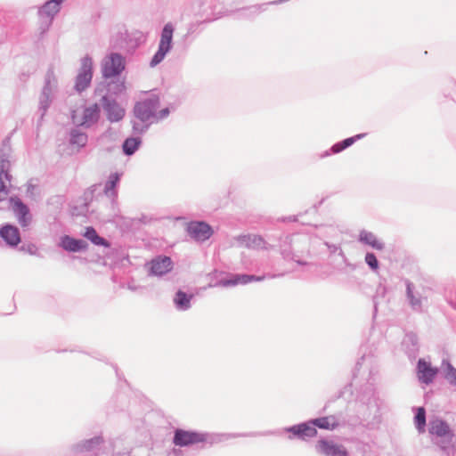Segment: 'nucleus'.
<instances>
[{
    "label": "nucleus",
    "mask_w": 456,
    "mask_h": 456,
    "mask_svg": "<svg viewBox=\"0 0 456 456\" xmlns=\"http://www.w3.org/2000/svg\"><path fill=\"white\" fill-rule=\"evenodd\" d=\"M255 433H208L192 429L175 428L174 430L172 443L179 447H190L200 444V449L210 448L214 444H220L231 438L255 436Z\"/></svg>",
    "instance_id": "f257e3e1"
},
{
    "label": "nucleus",
    "mask_w": 456,
    "mask_h": 456,
    "mask_svg": "<svg viewBox=\"0 0 456 456\" xmlns=\"http://www.w3.org/2000/svg\"><path fill=\"white\" fill-rule=\"evenodd\" d=\"M431 441L445 456H456V434L446 420L435 418L429 420Z\"/></svg>",
    "instance_id": "f03ea898"
},
{
    "label": "nucleus",
    "mask_w": 456,
    "mask_h": 456,
    "mask_svg": "<svg viewBox=\"0 0 456 456\" xmlns=\"http://www.w3.org/2000/svg\"><path fill=\"white\" fill-rule=\"evenodd\" d=\"M283 274H264L255 275L248 273H226L215 272L211 275V281L208 287H234L239 284H248L253 281H262L266 278L272 279L275 277H281Z\"/></svg>",
    "instance_id": "7ed1b4c3"
},
{
    "label": "nucleus",
    "mask_w": 456,
    "mask_h": 456,
    "mask_svg": "<svg viewBox=\"0 0 456 456\" xmlns=\"http://www.w3.org/2000/svg\"><path fill=\"white\" fill-rule=\"evenodd\" d=\"M144 42L142 32L129 33L127 30L118 31L110 40V48L113 51H123L132 54Z\"/></svg>",
    "instance_id": "20e7f679"
},
{
    "label": "nucleus",
    "mask_w": 456,
    "mask_h": 456,
    "mask_svg": "<svg viewBox=\"0 0 456 456\" xmlns=\"http://www.w3.org/2000/svg\"><path fill=\"white\" fill-rule=\"evenodd\" d=\"M175 27L172 22L166 23L160 32L158 50L150 61V67L154 68L163 61L173 48Z\"/></svg>",
    "instance_id": "39448f33"
},
{
    "label": "nucleus",
    "mask_w": 456,
    "mask_h": 456,
    "mask_svg": "<svg viewBox=\"0 0 456 456\" xmlns=\"http://www.w3.org/2000/svg\"><path fill=\"white\" fill-rule=\"evenodd\" d=\"M126 66V57L120 53L111 52L102 60V77L106 79L118 77L125 70Z\"/></svg>",
    "instance_id": "423d86ee"
},
{
    "label": "nucleus",
    "mask_w": 456,
    "mask_h": 456,
    "mask_svg": "<svg viewBox=\"0 0 456 456\" xmlns=\"http://www.w3.org/2000/svg\"><path fill=\"white\" fill-rule=\"evenodd\" d=\"M93 69V59L86 54L81 59L80 67L75 77L74 90L77 94H82L91 86L94 75Z\"/></svg>",
    "instance_id": "0eeeda50"
},
{
    "label": "nucleus",
    "mask_w": 456,
    "mask_h": 456,
    "mask_svg": "<svg viewBox=\"0 0 456 456\" xmlns=\"http://www.w3.org/2000/svg\"><path fill=\"white\" fill-rule=\"evenodd\" d=\"M8 201L10 204L9 208L17 219L18 224L23 230L28 229L33 221V216L28 206L17 195L9 197Z\"/></svg>",
    "instance_id": "6e6552de"
},
{
    "label": "nucleus",
    "mask_w": 456,
    "mask_h": 456,
    "mask_svg": "<svg viewBox=\"0 0 456 456\" xmlns=\"http://www.w3.org/2000/svg\"><path fill=\"white\" fill-rule=\"evenodd\" d=\"M159 105L158 96H151L142 101L135 102L134 106V115L141 122H148L156 117V110Z\"/></svg>",
    "instance_id": "1a4fd4ad"
},
{
    "label": "nucleus",
    "mask_w": 456,
    "mask_h": 456,
    "mask_svg": "<svg viewBox=\"0 0 456 456\" xmlns=\"http://www.w3.org/2000/svg\"><path fill=\"white\" fill-rule=\"evenodd\" d=\"M101 106L105 112L106 118L110 123H116L122 120L126 115V110L117 102V100L109 94L102 96Z\"/></svg>",
    "instance_id": "9d476101"
},
{
    "label": "nucleus",
    "mask_w": 456,
    "mask_h": 456,
    "mask_svg": "<svg viewBox=\"0 0 456 456\" xmlns=\"http://www.w3.org/2000/svg\"><path fill=\"white\" fill-rule=\"evenodd\" d=\"M282 432L289 433V440L298 439L301 441H308L318 435L316 428L312 427L310 420L300 422L282 429Z\"/></svg>",
    "instance_id": "9b49d317"
},
{
    "label": "nucleus",
    "mask_w": 456,
    "mask_h": 456,
    "mask_svg": "<svg viewBox=\"0 0 456 456\" xmlns=\"http://www.w3.org/2000/svg\"><path fill=\"white\" fill-rule=\"evenodd\" d=\"M314 449L320 456H349L347 449L343 444L325 437L316 442Z\"/></svg>",
    "instance_id": "f8f14e48"
},
{
    "label": "nucleus",
    "mask_w": 456,
    "mask_h": 456,
    "mask_svg": "<svg viewBox=\"0 0 456 456\" xmlns=\"http://www.w3.org/2000/svg\"><path fill=\"white\" fill-rule=\"evenodd\" d=\"M14 130L2 141L0 145V176L4 177L8 182L12 178L10 173L12 166L10 158L12 152L11 139Z\"/></svg>",
    "instance_id": "ddd939ff"
},
{
    "label": "nucleus",
    "mask_w": 456,
    "mask_h": 456,
    "mask_svg": "<svg viewBox=\"0 0 456 456\" xmlns=\"http://www.w3.org/2000/svg\"><path fill=\"white\" fill-rule=\"evenodd\" d=\"M146 266L148 267V274L150 276L162 277L172 271L174 263L171 257L159 255L148 262Z\"/></svg>",
    "instance_id": "4468645a"
},
{
    "label": "nucleus",
    "mask_w": 456,
    "mask_h": 456,
    "mask_svg": "<svg viewBox=\"0 0 456 456\" xmlns=\"http://www.w3.org/2000/svg\"><path fill=\"white\" fill-rule=\"evenodd\" d=\"M440 372V368L432 366L430 362L419 358L417 362L416 373L420 383L430 385Z\"/></svg>",
    "instance_id": "2eb2a0df"
},
{
    "label": "nucleus",
    "mask_w": 456,
    "mask_h": 456,
    "mask_svg": "<svg viewBox=\"0 0 456 456\" xmlns=\"http://www.w3.org/2000/svg\"><path fill=\"white\" fill-rule=\"evenodd\" d=\"M0 238L10 248H16L21 242L19 227L11 223H4L0 226Z\"/></svg>",
    "instance_id": "dca6fc26"
},
{
    "label": "nucleus",
    "mask_w": 456,
    "mask_h": 456,
    "mask_svg": "<svg viewBox=\"0 0 456 456\" xmlns=\"http://www.w3.org/2000/svg\"><path fill=\"white\" fill-rule=\"evenodd\" d=\"M188 234L196 241H205L214 233L210 224L204 221H195L189 223L187 226Z\"/></svg>",
    "instance_id": "f3484780"
},
{
    "label": "nucleus",
    "mask_w": 456,
    "mask_h": 456,
    "mask_svg": "<svg viewBox=\"0 0 456 456\" xmlns=\"http://www.w3.org/2000/svg\"><path fill=\"white\" fill-rule=\"evenodd\" d=\"M406 300L413 312H423V298L419 291L415 289V285L410 280H404Z\"/></svg>",
    "instance_id": "a211bd4d"
},
{
    "label": "nucleus",
    "mask_w": 456,
    "mask_h": 456,
    "mask_svg": "<svg viewBox=\"0 0 456 456\" xmlns=\"http://www.w3.org/2000/svg\"><path fill=\"white\" fill-rule=\"evenodd\" d=\"M59 247L69 253H78L86 251L88 243L82 239L65 234L60 238Z\"/></svg>",
    "instance_id": "6ab92c4d"
},
{
    "label": "nucleus",
    "mask_w": 456,
    "mask_h": 456,
    "mask_svg": "<svg viewBox=\"0 0 456 456\" xmlns=\"http://www.w3.org/2000/svg\"><path fill=\"white\" fill-rule=\"evenodd\" d=\"M121 173L115 172L111 173L104 184V194L110 199L112 208H116L118 205V188L121 180Z\"/></svg>",
    "instance_id": "aec40b11"
},
{
    "label": "nucleus",
    "mask_w": 456,
    "mask_h": 456,
    "mask_svg": "<svg viewBox=\"0 0 456 456\" xmlns=\"http://www.w3.org/2000/svg\"><path fill=\"white\" fill-rule=\"evenodd\" d=\"M366 136L365 133L358 134L351 137H347L342 141H339L334 143L329 150L323 151L321 155V159L327 158L332 154H338L347 148L351 147L357 141L364 138Z\"/></svg>",
    "instance_id": "412c9836"
},
{
    "label": "nucleus",
    "mask_w": 456,
    "mask_h": 456,
    "mask_svg": "<svg viewBox=\"0 0 456 456\" xmlns=\"http://www.w3.org/2000/svg\"><path fill=\"white\" fill-rule=\"evenodd\" d=\"M103 443L104 439L102 436H95L92 438L82 440L77 444H74L71 449L75 453L92 452L100 449Z\"/></svg>",
    "instance_id": "4be33fe9"
},
{
    "label": "nucleus",
    "mask_w": 456,
    "mask_h": 456,
    "mask_svg": "<svg viewBox=\"0 0 456 456\" xmlns=\"http://www.w3.org/2000/svg\"><path fill=\"white\" fill-rule=\"evenodd\" d=\"M100 118L101 104L95 102L84 109L80 126L85 128H90L99 122Z\"/></svg>",
    "instance_id": "5701e85b"
},
{
    "label": "nucleus",
    "mask_w": 456,
    "mask_h": 456,
    "mask_svg": "<svg viewBox=\"0 0 456 456\" xmlns=\"http://www.w3.org/2000/svg\"><path fill=\"white\" fill-rule=\"evenodd\" d=\"M402 346L409 359H415L419 350V343L417 334L414 332H407L402 341Z\"/></svg>",
    "instance_id": "b1692460"
},
{
    "label": "nucleus",
    "mask_w": 456,
    "mask_h": 456,
    "mask_svg": "<svg viewBox=\"0 0 456 456\" xmlns=\"http://www.w3.org/2000/svg\"><path fill=\"white\" fill-rule=\"evenodd\" d=\"M194 298V294L183 291L179 289L175 291L173 303L176 310L184 312L191 307V301Z\"/></svg>",
    "instance_id": "393cba45"
},
{
    "label": "nucleus",
    "mask_w": 456,
    "mask_h": 456,
    "mask_svg": "<svg viewBox=\"0 0 456 456\" xmlns=\"http://www.w3.org/2000/svg\"><path fill=\"white\" fill-rule=\"evenodd\" d=\"M309 420L312 427L314 428H318L324 430H335L339 427V423L335 415L310 419Z\"/></svg>",
    "instance_id": "a878e982"
},
{
    "label": "nucleus",
    "mask_w": 456,
    "mask_h": 456,
    "mask_svg": "<svg viewBox=\"0 0 456 456\" xmlns=\"http://www.w3.org/2000/svg\"><path fill=\"white\" fill-rule=\"evenodd\" d=\"M237 240L240 244L246 246L247 248H265L268 249V244L260 235H250L243 234L237 237Z\"/></svg>",
    "instance_id": "bb28decb"
},
{
    "label": "nucleus",
    "mask_w": 456,
    "mask_h": 456,
    "mask_svg": "<svg viewBox=\"0 0 456 456\" xmlns=\"http://www.w3.org/2000/svg\"><path fill=\"white\" fill-rule=\"evenodd\" d=\"M440 373L447 383L456 390V368L449 359H443L440 365Z\"/></svg>",
    "instance_id": "cd10ccee"
},
{
    "label": "nucleus",
    "mask_w": 456,
    "mask_h": 456,
    "mask_svg": "<svg viewBox=\"0 0 456 456\" xmlns=\"http://www.w3.org/2000/svg\"><path fill=\"white\" fill-rule=\"evenodd\" d=\"M358 241L376 250H383L385 248V243L379 240L373 232L366 230L360 231Z\"/></svg>",
    "instance_id": "c85d7f7f"
},
{
    "label": "nucleus",
    "mask_w": 456,
    "mask_h": 456,
    "mask_svg": "<svg viewBox=\"0 0 456 456\" xmlns=\"http://www.w3.org/2000/svg\"><path fill=\"white\" fill-rule=\"evenodd\" d=\"M374 384L368 381L357 391L356 401L362 403L364 405H370L371 401L374 399Z\"/></svg>",
    "instance_id": "c756f323"
},
{
    "label": "nucleus",
    "mask_w": 456,
    "mask_h": 456,
    "mask_svg": "<svg viewBox=\"0 0 456 456\" xmlns=\"http://www.w3.org/2000/svg\"><path fill=\"white\" fill-rule=\"evenodd\" d=\"M83 236L90 240L95 246H102L104 248H110V242L99 235L97 231L93 226H87L83 233Z\"/></svg>",
    "instance_id": "7c9ffc66"
},
{
    "label": "nucleus",
    "mask_w": 456,
    "mask_h": 456,
    "mask_svg": "<svg viewBox=\"0 0 456 456\" xmlns=\"http://www.w3.org/2000/svg\"><path fill=\"white\" fill-rule=\"evenodd\" d=\"M142 139L140 136H129L122 142L123 154L130 157L133 156L141 147Z\"/></svg>",
    "instance_id": "2f4dec72"
},
{
    "label": "nucleus",
    "mask_w": 456,
    "mask_h": 456,
    "mask_svg": "<svg viewBox=\"0 0 456 456\" xmlns=\"http://www.w3.org/2000/svg\"><path fill=\"white\" fill-rule=\"evenodd\" d=\"M414 425L419 433H424L427 426V413L424 407H414Z\"/></svg>",
    "instance_id": "473e14b6"
},
{
    "label": "nucleus",
    "mask_w": 456,
    "mask_h": 456,
    "mask_svg": "<svg viewBox=\"0 0 456 456\" xmlns=\"http://www.w3.org/2000/svg\"><path fill=\"white\" fill-rule=\"evenodd\" d=\"M87 141L88 136L86 133L80 131L78 128H72L70 130L69 142L71 145L82 148L86 145Z\"/></svg>",
    "instance_id": "72a5a7b5"
},
{
    "label": "nucleus",
    "mask_w": 456,
    "mask_h": 456,
    "mask_svg": "<svg viewBox=\"0 0 456 456\" xmlns=\"http://www.w3.org/2000/svg\"><path fill=\"white\" fill-rule=\"evenodd\" d=\"M268 4H270L265 3V4H255V5L244 7V8L240 9L238 11V12L243 18L252 19V18H255L256 15H258L260 12L265 11Z\"/></svg>",
    "instance_id": "f704fd0d"
},
{
    "label": "nucleus",
    "mask_w": 456,
    "mask_h": 456,
    "mask_svg": "<svg viewBox=\"0 0 456 456\" xmlns=\"http://www.w3.org/2000/svg\"><path fill=\"white\" fill-rule=\"evenodd\" d=\"M52 104V97L45 94H40L39 97V107L38 111L40 112V116L37 121V126L41 125V122L43 121L48 109L50 108Z\"/></svg>",
    "instance_id": "c9c22d12"
},
{
    "label": "nucleus",
    "mask_w": 456,
    "mask_h": 456,
    "mask_svg": "<svg viewBox=\"0 0 456 456\" xmlns=\"http://www.w3.org/2000/svg\"><path fill=\"white\" fill-rule=\"evenodd\" d=\"M60 12L59 8L55 6L50 0H47L38 10V14L42 17H47L51 20Z\"/></svg>",
    "instance_id": "e433bc0d"
},
{
    "label": "nucleus",
    "mask_w": 456,
    "mask_h": 456,
    "mask_svg": "<svg viewBox=\"0 0 456 456\" xmlns=\"http://www.w3.org/2000/svg\"><path fill=\"white\" fill-rule=\"evenodd\" d=\"M364 262L373 273H379L380 269V262L379 261L374 252H366L364 256Z\"/></svg>",
    "instance_id": "4c0bfd02"
},
{
    "label": "nucleus",
    "mask_w": 456,
    "mask_h": 456,
    "mask_svg": "<svg viewBox=\"0 0 456 456\" xmlns=\"http://www.w3.org/2000/svg\"><path fill=\"white\" fill-rule=\"evenodd\" d=\"M281 255L285 260H293L297 263L299 265H306L307 262L303 261L299 258H297V256L292 251L290 247L284 246L281 248Z\"/></svg>",
    "instance_id": "58836bf2"
},
{
    "label": "nucleus",
    "mask_w": 456,
    "mask_h": 456,
    "mask_svg": "<svg viewBox=\"0 0 456 456\" xmlns=\"http://www.w3.org/2000/svg\"><path fill=\"white\" fill-rule=\"evenodd\" d=\"M131 123H132L133 133L136 134L138 135L145 134L148 131V129L150 128V126L151 124L150 121L141 122L138 119L132 120Z\"/></svg>",
    "instance_id": "ea45409f"
},
{
    "label": "nucleus",
    "mask_w": 456,
    "mask_h": 456,
    "mask_svg": "<svg viewBox=\"0 0 456 456\" xmlns=\"http://www.w3.org/2000/svg\"><path fill=\"white\" fill-rule=\"evenodd\" d=\"M126 89V86H125V83L124 82H110L108 84V88H107V91L109 94H121L123 91H125Z\"/></svg>",
    "instance_id": "a19ab883"
},
{
    "label": "nucleus",
    "mask_w": 456,
    "mask_h": 456,
    "mask_svg": "<svg viewBox=\"0 0 456 456\" xmlns=\"http://www.w3.org/2000/svg\"><path fill=\"white\" fill-rule=\"evenodd\" d=\"M4 180V177L0 176V203L6 199V196L9 193V188Z\"/></svg>",
    "instance_id": "79ce46f5"
},
{
    "label": "nucleus",
    "mask_w": 456,
    "mask_h": 456,
    "mask_svg": "<svg viewBox=\"0 0 456 456\" xmlns=\"http://www.w3.org/2000/svg\"><path fill=\"white\" fill-rule=\"evenodd\" d=\"M98 184L92 185L88 189H86L83 194L84 200H85V205L87 206V202L92 200L94 198V192L96 191Z\"/></svg>",
    "instance_id": "37998d69"
},
{
    "label": "nucleus",
    "mask_w": 456,
    "mask_h": 456,
    "mask_svg": "<svg viewBox=\"0 0 456 456\" xmlns=\"http://www.w3.org/2000/svg\"><path fill=\"white\" fill-rule=\"evenodd\" d=\"M20 250L28 253L31 256L37 254V248L34 243H28V245H22Z\"/></svg>",
    "instance_id": "c03bdc74"
},
{
    "label": "nucleus",
    "mask_w": 456,
    "mask_h": 456,
    "mask_svg": "<svg viewBox=\"0 0 456 456\" xmlns=\"http://www.w3.org/2000/svg\"><path fill=\"white\" fill-rule=\"evenodd\" d=\"M448 86L450 87L451 91L448 93L444 92V95L445 97H451L452 101L456 102V82L450 81Z\"/></svg>",
    "instance_id": "a18cd8bd"
},
{
    "label": "nucleus",
    "mask_w": 456,
    "mask_h": 456,
    "mask_svg": "<svg viewBox=\"0 0 456 456\" xmlns=\"http://www.w3.org/2000/svg\"><path fill=\"white\" fill-rule=\"evenodd\" d=\"M41 94L49 95V96L52 95V86H51L50 80L48 78L45 79V85H44Z\"/></svg>",
    "instance_id": "49530a36"
},
{
    "label": "nucleus",
    "mask_w": 456,
    "mask_h": 456,
    "mask_svg": "<svg viewBox=\"0 0 456 456\" xmlns=\"http://www.w3.org/2000/svg\"><path fill=\"white\" fill-rule=\"evenodd\" d=\"M170 113V110L168 107H166L162 110H160L157 115L158 119H164L166 118Z\"/></svg>",
    "instance_id": "de8ad7c7"
},
{
    "label": "nucleus",
    "mask_w": 456,
    "mask_h": 456,
    "mask_svg": "<svg viewBox=\"0 0 456 456\" xmlns=\"http://www.w3.org/2000/svg\"><path fill=\"white\" fill-rule=\"evenodd\" d=\"M324 244L327 246V248L330 250V254H334L337 251L339 252V249H342L339 246H338L336 244H330L329 242H324Z\"/></svg>",
    "instance_id": "09e8293b"
},
{
    "label": "nucleus",
    "mask_w": 456,
    "mask_h": 456,
    "mask_svg": "<svg viewBox=\"0 0 456 456\" xmlns=\"http://www.w3.org/2000/svg\"><path fill=\"white\" fill-rule=\"evenodd\" d=\"M338 256H340L342 257V260L346 264V266H347V264H350V262L348 261L347 257L346 256V255L342 249H339Z\"/></svg>",
    "instance_id": "8fccbe9b"
},
{
    "label": "nucleus",
    "mask_w": 456,
    "mask_h": 456,
    "mask_svg": "<svg viewBox=\"0 0 456 456\" xmlns=\"http://www.w3.org/2000/svg\"><path fill=\"white\" fill-rule=\"evenodd\" d=\"M338 256H340L342 257V260L346 264V266H347V264H350V262L348 261L347 257L346 256V255L342 249H339Z\"/></svg>",
    "instance_id": "3c124183"
},
{
    "label": "nucleus",
    "mask_w": 456,
    "mask_h": 456,
    "mask_svg": "<svg viewBox=\"0 0 456 456\" xmlns=\"http://www.w3.org/2000/svg\"><path fill=\"white\" fill-rule=\"evenodd\" d=\"M35 189L36 185L28 183L27 184V194H32Z\"/></svg>",
    "instance_id": "603ef678"
},
{
    "label": "nucleus",
    "mask_w": 456,
    "mask_h": 456,
    "mask_svg": "<svg viewBox=\"0 0 456 456\" xmlns=\"http://www.w3.org/2000/svg\"><path fill=\"white\" fill-rule=\"evenodd\" d=\"M53 4H55V6H57V8H59V10H61V4L66 1V0H50Z\"/></svg>",
    "instance_id": "864d4df0"
},
{
    "label": "nucleus",
    "mask_w": 456,
    "mask_h": 456,
    "mask_svg": "<svg viewBox=\"0 0 456 456\" xmlns=\"http://www.w3.org/2000/svg\"><path fill=\"white\" fill-rule=\"evenodd\" d=\"M365 359V356H362L356 362V368H358L359 366H361L362 364V362L364 361Z\"/></svg>",
    "instance_id": "5fc2aeb1"
},
{
    "label": "nucleus",
    "mask_w": 456,
    "mask_h": 456,
    "mask_svg": "<svg viewBox=\"0 0 456 456\" xmlns=\"http://www.w3.org/2000/svg\"><path fill=\"white\" fill-rule=\"evenodd\" d=\"M173 452H174V454H175V456H180V455L182 454V451H181V449H175H175L173 450Z\"/></svg>",
    "instance_id": "6e6d98bb"
},
{
    "label": "nucleus",
    "mask_w": 456,
    "mask_h": 456,
    "mask_svg": "<svg viewBox=\"0 0 456 456\" xmlns=\"http://www.w3.org/2000/svg\"><path fill=\"white\" fill-rule=\"evenodd\" d=\"M449 304L453 309L456 310V301L450 300Z\"/></svg>",
    "instance_id": "4d7b16f0"
},
{
    "label": "nucleus",
    "mask_w": 456,
    "mask_h": 456,
    "mask_svg": "<svg viewBox=\"0 0 456 456\" xmlns=\"http://www.w3.org/2000/svg\"><path fill=\"white\" fill-rule=\"evenodd\" d=\"M289 240V244L293 241V237L291 236H286L285 242H288Z\"/></svg>",
    "instance_id": "13d9d810"
},
{
    "label": "nucleus",
    "mask_w": 456,
    "mask_h": 456,
    "mask_svg": "<svg viewBox=\"0 0 456 456\" xmlns=\"http://www.w3.org/2000/svg\"><path fill=\"white\" fill-rule=\"evenodd\" d=\"M347 266H348L351 270H355V268H356V265H355L354 264H352V263L347 264Z\"/></svg>",
    "instance_id": "bf43d9fd"
},
{
    "label": "nucleus",
    "mask_w": 456,
    "mask_h": 456,
    "mask_svg": "<svg viewBox=\"0 0 456 456\" xmlns=\"http://www.w3.org/2000/svg\"><path fill=\"white\" fill-rule=\"evenodd\" d=\"M324 201V199H322L321 201H319V203L317 205H314V208H317L318 207H320Z\"/></svg>",
    "instance_id": "052dcab7"
},
{
    "label": "nucleus",
    "mask_w": 456,
    "mask_h": 456,
    "mask_svg": "<svg viewBox=\"0 0 456 456\" xmlns=\"http://www.w3.org/2000/svg\"><path fill=\"white\" fill-rule=\"evenodd\" d=\"M115 371H116V375H117V377H118V379H120V376H119V373H118V369H117V368L115 369Z\"/></svg>",
    "instance_id": "680f3d73"
},
{
    "label": "nucleus",
    "mask_w": 456,
    "mask_h": 456,
    "mask_svg": "<svg viewBox=\"0 0 456 456\" xmlns=\"http://www.w3.org/2000/svg\"><path fill=\"white\" fill-rule=\"evenodd\" d=\"M374 309H375V312L377 311V305L375 304L374 305Z\"/></svg>",
    "instance_id": "e2e57ef3"
}]
</instances>
